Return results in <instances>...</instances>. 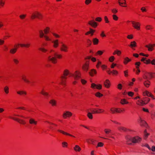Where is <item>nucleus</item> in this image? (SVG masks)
<instances>
[{"mask_svg":"<svg viewBox=\"0 0 155 155\" xmlns=\"http://www.w3.org/2000/svg\"><path fill=\"white\" fill-rule=\"evenodd\" d=\"M49 103L52 106H56V101L54 99H51L49 101Z\"/></svg>","mask_w":155,"mask_h":155,"instance_id":"nucleus-24","label":"nucleus"},{"mask_svg":"<svg viewBox=\"0 0 155 155\" xmlns=\"http://www.w3.org/2000/svg\"><path fill=\"white\" fill-rule=\"evenodd\" d=\"M39 35L40 38H42L44 36L43 31L42 30L39 31Z\"/></svg>","mask_w":155,"mask_h":155,"instance_id":"nucleus-34","label":"nucleus"},{"mask_svg":"<svg viewBox=\"0 0 155 155\" xmlns=\"http://www.w3.org/2000/svg\"><path fill=\"white\" fill-rule=\"evenodd\" d=\"M150 83V81L147 80L144 82L143 84L146 87H149Z\"/></svg>","mask_w":155,"mask_h":155,"instance_id":"nucleus-26","label":"nucleus"},{"mask_svg":"<svg viewBox=\"0 0 155 155\" xmlns=\"http://www.w3.org/2000/svg\"><path fill=\"white\" fill-rule=\"evenodd\" d=\"M131 61V60L128 57H126L124 58V63L125 64H127L129 62Z\"/></svg>","mask_w":155,"mask_h":155,"instance_id":"nucleus-28","label":"nucleus"},{"mask_svg":"<svg viewBox=\"0 0 155 155\" xmlns=\"http://www.w3.org/2000/svg\"><path fill=\"white\" fill-rule=\"evenodd\" d=\"M29 122L30 124L36 125L37 124V122L34 119L31 118L29 120Z\"/></svg>","mask_w":155,"mask_h":155,"instance_id":"nucleus-17","label":"nucleus"},{"mask_svg":"<svg viewBox=\"0 0 155 155\" xmlns=\"http://www.w3.org/2000/svg\"><path fill=\"white\" fill-rule=\"evenodd\" d=\"M41 93L43 95L47 97H48L49 96L48 93L47 92L44 91L43 90H42Z\"/></svg>","mask_w":155,"mask_h":155,"instance_id":"nucleus-32","label":"nucleus"},{"mask_svg":"<svg viewBox=\"0 0 155 155\" xmlns=\"http://www.w3.org/2000/svg\"><path fill=\"white\" fill-rule=\"evenodd\" d=\"M18 45H20L21 47H25L28 48L30 46V44L27 43L26 44H18Z\"/></svg>","mask_w":155,"mask_h":155,"instance_id":"nucleus-25","label":"nucleus"},{"mask_svg":"<svg viewBox=\"0 0 155 155\" xmlns=\"http://www.w3.org/2000/svg\"><path fill=\"white\" fill-rule=\"evenodd\" d=\"M147 96L148 97H150L152 98L153 97V96L148 91Z\"/></svg>","mask_w":155,"mask_h":155,"instance_id":"nucleus-63","label":"nucleus"},{"mask_svg":"<svg viewBox=\"0 0 155 155\" xmlns=\"http://www.w3.org/2000/svg\"><path fill=\"white\" fill-rule=\"evenodd\" d=\"M58 40H56L55 41H53L52 42L54 43L53 46L54 48H57L58 45Z\"/></svg>","mask_w":155,"mask_h":155,"instance_id":"nucleus-23","label":"nucleus"},{"mask_svg":"<svg viewBox=\"0 0 155 155\" xmlns=\"http://www.w3.org/2000/svg\"><path fill=\"white\" fill-rule=\"evenodd\" d=\"M10 117L11 118L13 119L14 120L17 121L19 123L24 124H25V121L23 120L20 119H19L17 118H12V117Z\"/></svg>","mask_w":155,"mask_h":155,"instance_id":"nucleus-13","label":"nucleus"},{"mask_svg":"<svg viewBox=\"0 0 155 155\" xmlns=\"http://www.w3.org/2000/svg\"><path fill=\"white\" fill-rule=\"evenodd\" d=\"M95 95L96 96L98 97H101L103 96V95L99 92H97L96 93Z\"/></svg>","mask_w":155,"mask_h":155,"instance_id":"nucleus-46","label":"nucleus"},{"mask_svg":"<svg viewBox=\"0 0 155 155\" xmlns=\"http://www.w3.org/2000/svg\"><path fill=\"white\" fill-rule=\"evenodd\" d=\"M13 61L15 63V64H17L19 62V61L16 58H13Z\"/></svg>","mask_w":155,"mask_h":155,"instance_id":"nucleus-50","label":"nucleus"},{"mask_svg":"<svg viewBox=\"0 0 155 155\" xmlns=\"http://www.w3.org/2000/svg\"><path fill=\"white\" fill-rule=\"evenodd\" d=\"M96 73L97 72L96 70L93 69L91 70V71L89 72V74L91 76H93L94 75V74H96Z\"/></svg>","mask_w":155,"mask_h":155,"instance_id":"nucleus-27","label":"nucleus"},{"mask_svg":"<svg viewBox=\"0 0 155 155\" xmlns=\"http://www.w3.org/2000/svg\"><path fill=\"white\" fill-rule=\"evenodd\" d=\"M61 57V55L58 54L54 50H51L48 54L47 59L48 61L55 64L57 62V58H60Z\"/></svg>","mask_w":155,"mask_h":155,"instance_id":"nucleus-1","label":"nucleus"},{"mask_svg":"<svg viewBox=\"0 0 155 155\" xmlns=\"http://www.w3.org/2000/svg\"><path fill=\"white\" fill-rule=\"evenodd\" d=\"M26 16V15H20L19 16V17L20 18H21L22 19H23L25 18V17Z\"/></svg>","mask_w":155,"mask_h":155,"instance_id":"nucleus-58","label":"nucleus"},{"mask_svg":"<svg viewBox=\"0 0 155 155\" xmlns=\"http://www.w3.org/2000/svg\"><path fill=\"white\" fill-rule=\"evenodd\" d=\"M58 131L59 132H60L62 134H63L64 135H67V136H69L70 137H75L74 136H73L68 133L65 132L63 130H58Z\"/></svg>","mask_w":155,"mask_h":155,"instance_id":"nucleus-11","label":"nucleus"},{"mask_svg":"<svg viewBox=\"0 0 155 155\" xmlns=\"http://www.w3.org/2000/svg\"><path fill=\"white\" fill-rule=\"evenodd\" d=\"M22 79L25 81L27 83H29L30 82V81L28 80H27L26 78V77L24 76H22Z\"/></svg>","mask_w":155,"mask_h":155,"instance_id":"nucleus-38","label":"nucleus"},{"mask_svg":"<svg viewBox=\"0 0 155 155\" xmlns=\"http://www.w3.org/2000/svg\"><path fill=\"white\" fill-rule=\"evenodd\" d=\"M68 74H70L71 75V74L70 73L68 70H65L64 71L63 74L64 76H61V84L62 85H65L66 79L67 78V77H66V76H67Z\"/></svg>","mask_w":155,"mask_h":155,"instance_id":"nucleus-3","label":"nucleus"},{"mask_svg":"<svg viewBox=\"0 0 155 155\" xmlns=\"http://www.w3.org/2000/svg\"><path fill=\"white\" fill-rule=\"evenodd\" d=\"M87 43L89 45H91V41L89 39H87Z\"/></svg>","mask_w":155,"mask_h":155,"instance_id":"nucleus-61","label":"nucleus"},{"mask_svg":"<svg viewBox=\"0 0 155 155\" xmlns=\"http://www.w3.org/2000/svg\"><path fill=\"white\" fill-rule=\"evenodd\" d=\"M121 103L124 104H127L128 103V102H127L125 99H122L121 101Z\"/></svg>","mask_w":155,"mask_h":155,"instance_id":"nucleus-40","label":"nucleus"},{"mask_svg":"<svg viewBox=\"0 0 155 155\" xmlns=\"http://www.w3.org/2000/svg\"><path fill=\"white\" fill-rule=\"evenodd\" d=\"M50 28L49 27H47L46 29L44 30L45 34H47L49 32Z\"/></svg>","mask_w":155,"mask_h":155,"instance_id":"nucleus-45","label":"nucleus"},{"mask_svg":"<svg viewBox=\"0 0 155 155\" xmlns=\"http://www.w3.org/2000/svg\"><path fill=\"white\" fill-rule=\"evenodd\" d=\"M102 19L100 17H97L95 19V21L98 22H100L101 21Z\"/></svg>","mask_w":155,"mask_h":155,"instance_id":"nucleus-56","label":"nucleus"},{"mask_svg":"<svg viewBox=\"0 0 155 155\" xmlns=\"http://www.w3.org/2000/svg\"><path fill=\"white\" fill-rule=\"evenodd\" d=\"M146 29L149 30L151 29H152V27L151 25H148L146 26Z\"/></svg>","mask_w":155,"mask_h":155,"instance_id":"nucleus-51","label":"nucleus"},{"mask_svg":"<svg viewBox=\"0 0 155 155\" xmlns=\"http://www.w3.org/2000/svg\"><path fill=\"white\" fill-rule=\"evenodd\" d=\"M126 140L127 144L131 145L132 143H139L141 141V139L138 136L132 137L129 136L126 137Z\"/></svg>","mask_w":155,"mask_h":155,"instance_id":"nucleus-2","label":"nucleus"},{"mask_svg":"<svg viewBox=\"0 0 155 155\" xmlns=\"http://www.w3.org/2000/svg\"><path fill=\"white\" fill-rule=\"evenodd\" d=\"M111 11H112V12L114 14H115V13H117V10L116 9H112Z\"/></svg>","mask_w":155,"mask_h":155,"instance_id":"nucleus-60","label":"nucleus"},{"mask_svg":"<svg viewBox=\"0 0 155 155\" xmlns=\"http://www.w3.org/2000/svg\"><path fill=\"white\" fill-rule=\"evenodd\" d=\"M71 75L73 76L74 79L76 80H77L78 78L80 77L79 73L78 71H76L74 74H71Z\"/></svg>","mask_w":155,"mask_h":155,"instance_id":"nucleus-16","label":"nucleus"},{"mask_svg":"<svg viewBox=\"0 0 155 155\" xmlns=\"http://www.w3.org/2000/svg\"><path fill=\"white\" fill-rule=\"evenodd\" d=\"M103 143L101 142H99L97 146V147H102L103 146Z\"/></svg>","mask_w":155,"mask_h":155,"instance_id":"nucleus-53","label":"nucleus"},{"mask_svg":"<svg viewBox=\"0 0 155 155\" xmlns=\"http://www.w3.org/2000/svg\"><path fill=\"white\" fill-rule=\"evenodd\" d=\"M155 46V44H149L148 45H146L145 47L148 48V50L149 51H151L153 49V47Z\"/></svg>","mask_w":155,"mask_h":155,"instance_id":"nucleus-12","label":"nucleus"},{"mask_svg":"<svg viewBox=\"0 0 155 155\" xmlns=\"http://www.w3.org/2000/svg\"><path fill=\"white\" fill-rule=\"evenodd\" d=\"M150 101V99L148 98H145L144 102L146 104L147 103Z\"/></svg>","mask_w":155,"mask_h":155,"instance_id":"nucleus-49","label":"nucleus"},{"mask_svg":"<svg viewBox=\"0 0 155 155\" xmlns=\"http://www.w3.org/2000/svg\"><path fill=\"white\" fill-rule=\"evenodd\" d=\"M36 18L40 19L42 18V15L41 13L38 12H35L32 13L31 16V18L34 19Z\"/></svg>","mask_w":155,"mask_h":155,"instance_id":"nucleus-4","label":"nucleus"},{"mask_svg":"<svg viewBox=\"0 0 155 155\" xmlns=\"http://www.w3.org/2000/svg\"><path fill=\"white\" fill-rule=\"evenodd\" d=\"M129 46L132 48L135 47L136 46V43L135 41H132Z\"/></svg>","mask_w":155,"mask_h":155,"instance_id":"nucleus-31","label":"nucleus"},{"mask_svg":"<svg viewBox=\"0 0 155 155\" xmlns=\"http://www.w3.org/2000/svg\"><path fill=\"white\" fill-rule=\"evenodd\" d=\"M104 131L107 134H108L111 132V131L110 129H105L104 130Z\"/></svg>","mask_w":155,"mask_h":155,"instance_id":"nucleus-42","label":"nucleus"},{"mask_svg":"<svg viewBox=\"0 0 155 155\" xmlns=\"http://www.w3.org/2000/svg\"><path fill=\"white\" fill-rule=\"evenodd\" d=\"M118 129L120 131L123 130L124 131H126L127 130L126 128L122 127H118Z\"/></svg>","mask_w":155,"mask_h":155,"instance_id":"nucleus-37","label":"nucleus"},{"mask_svg":"<svg viewBox=\"0 0 155 155\" xmlns=\"http://www.w3.org/2000/svg\"><path fill=\"white\" fill-rule=\"evenodd\" d=\"M104 85L106 87L109 88L110 86L109 80H106L104 82Z\"/></svg>","mask_w":155,"mask_h":155,"instance_id":"nucleus-21","label":"nucleus"},{"mask_svg":"<svg viewBox=\"0 0 155 155\" xmlns=\"http://www.w3.org/2000/svg\"><path fill=\"white\" fill-rule=\"evenodd\" d=\"M144 139H146L147 138L149 134L147 133V130H146L144 131Z\"/></svg>","mask_w":155,"mask_h":155,"instance_id":"nucleus-36","label":"nucleus"},{"mask_svg":"<svg viewBox=\"0 0 155 155\" xmlns=\"http://www.w3.org/2000/svg\"><path fill=\"white\" fill-rule=\"evenodd\" d=\"M89 64L86 63L83 66V69L84 70L87 71L88 69Z\"/></svg>","mask_w":155,"mask_h":155,"instance_id":"nucleus-20","label":"nucleus"},{"mask_svg":"<svg viewBox=\"0 0 155 155\" xmlns=\"http://www.w3.org/2000/svg\"><path fill=\"white\" fill-rule=\"evenodd\" d=\"M112 16H113V19L115 21H117L118 20V17L116 15H112Z\"/></svg>","mask_w":155,"mask_h":155,"instance_id":"nucleus-48","label":"nucleus"},{"mask_svg":"<svg viewBox=\"0 0 155 155\" xmlns=\"http://www.w3.org/2000/svg\"><path fill=\"white\" fill-rule=\"evenodd\" d=\"M116 108H112L110 109V111H111L112 113L114 114L115 113V112H116Z\"/></svg>","mask_w":155,"mask_h":155,"instance_id":"nucleus-47","label":"nucleus"},{"mask_svg":"<svg viewBox=\"0 0 155 155\" xmlns=\"http://www.w3.org/2000/svg\"><path fill=\"white\" fill-rule=\"evenodd\" d=\"M39 50L43 52H45L47 51V50L43 48H39Z\"/></svg>","mask_w":155,"mask_h":155,"instance_id":"nucleus-62","label":"nucleus"},{"mask_svg":"<svg viewBox=\"0 0 155 155\" xmlns=\"http://www.w3.org/2000/svg\"><path fill=\"white\" fill-rule=\"evenodd\" d=\"M137 104L138 105L141 106H143L145 104H146L145 103L144 101L142 100H139L138 101L137 103Z\"/></svg>","mask_w":155,"mask_h":155,"instance_id":"nucleus-22","label":"nucleus"},{"mask_svg":"<svg viewBox=\"0 0 155 155\" xmlns=\"http://www.w3.org/2000/svg\"><path fill=\"white\" fill-rule=\"evenodd\" d=\"M91 108L87 110V116L90 119H92L93 118V115L92 114L93 113H92V111H91Z\"/></svg>","mask_w":155,"mask_h":155,"instance_id":"nucleus-10","label":"nucleus"},{"mask_svg":"<svg viewBox=\"0 0 155 155\" xmlns=\"http://www.w3.org/2000/svg\"><path fill=\"white\" fill-rule=\"evenodd\" d=\"M91 111H92L93 113L99 114L103 113L104 112V110L101 109H98L97 110L96 109H91Z\"/></svg>","mask_w":155,"mask_h":155,"instance_id":"nucleus-7","label":"nucleus"},{"mask_svg":"<svg viewBox=\"0 0 155 155\" xmlns=\"http://www.w3.org/2000/svg\"><path fill=\"white\" fill-rule=\"evenodd\" d=\"M93 42L94 45H97L99 42V40L96 38H94L93 39Z\"/></svg>","mask_w":155,"mask_h":155,"instance_id":"nucleus-29","label":"nucleus"},{"mask_svg":"<svg viewBox=\"0 0 155 155\" xmlns=\"http://www.w3.org/2000/svg\"><path fill=\"white\" fill-rule=\"evenodd\" d=\"M148 74L149 75L151 78H153V77L154 76L153 74H155V73H148Z\"/></svg>","mask_w":155,"mask_h":155,"instance_id":"nucleus-59","label":"nucleus"},{"mask_svg":"<svg viewBox=\"0 0 155 155\" xmlns=\"http://www.w3.org/2000/svg\"><path fill=\"white\" fill-rule=\"evenodd\" d=\"M91 59V60L92 61L94 62L96 61V59L94 58H91V57H87L86 58H85V59Z\"/></svg>","mask_w":155,"mask_h":155,"instance_id":"nucleus-41","label":"nucleus"},{"mask_svg":"<svg viewBox=\"0 0 155 155\" xmlns=\"http://www.w3.org/2000/svg\"><path fill=\"white\" fill-rule=\"evenodd\" d=\"M4 91L5 93L6 94H8L9 93V88L7 86H6L4 88Z\"/></svg>","mask_w":155,"mask_h":155,"instance_id":"nucleus-33","label":"nucleus"},{"mask_svg":"<svg viewBox=\"0 0 155 155\" xmlns=\"http://www.w3.org/2000/svg\"><path fill=\"white\" fill-rule=\"evenodd\" d=\"M72 115V113L68 111H66L63 114V117L64 118H66L67 117H69L71 116Z\"/></svg>","mask_w":155,"mask_h":155,"instance_id":"nucleus-9","label":"nucleus"},{"mask_svg":"<svg viewBox=\"0 0 155 155\" xmlns=\"http://www.w3.org/2000/svg\"><path fill=\"white\" fill-rule=\"evenodd\" d=\"M90 31H88L85 33V35H87L88 34L91 33V32H94L95 31L94 30H93V29H92L91 28H90Z\"/></svg>","mask_w":155,"mask_h":155,"instance_id":"nucleus-39","label":"nucleus"},{"mask_svg":"<svg viewBox=\"0 0 155 155\" xmlns=\"http://www.w3.org/2000/svg\"><path fill=\"white\" fill-rule=\"evenodd\" d=\"M91 87L93 88H95V87L98 89H100L101 88V85L99 84L97 85L94 83H92L91 84Z\"/></svg>","mask_w":155,"mask_h":155,"instance_id":"nucleus-14","label":"nucleus"},{"mask_svg":"<svg viewBox=\"0 0 155 155\" xmlns=\"http://www.w3.org/2000/svg\"><path fill=\"white\" fill-rule=\"evenodd\" d=\"M132 23L134 28L137 29V30H139L140 29V24L138 22H135L134 21H132Z\"/></svg>","mask_w":155,"mask_h":155,"instance_id":"nucleus-6","label":"nucleus"},{"mask_svg":"<svg viewBox=\"0 0 155 155\" xmlns=\"http://www.w3.org/2000/svg\"><path fill=\"white\" fill-rule=\"evenodd\" d=\"M145 61L144 62V63L146 64H150L151 63V60L150 59H148V60H146V59Z\"/></svg>","mask_w":155,"mask_h":155,"instance_id":"nucleus-55","label":"nucleus"},{"mask_svg":"<svg viewBox=\"0 0 155 155\" xmlns=\"http://www.w3.org/2000/svg\"><path fill=\"white\" fill-rule=\"evenodd\" d=\"M74 149L75 151H80L81 150V148L78 145H76L74 147Z\"/></svg>","mask_w":155,"mask_h":155,"instance_id":"nucleus-30","label":"nucleus"},{"mask_svg":"<svg viewBox=\"0 0 155 155\" xmlns=\"http://www.w3.org/2000/svg\"><path fill=\"white\" fill-rule=\"evenodd\" d=\"M45 38V40L47 41H50L51 39H50L46 35H44L43 37Z\"/></svg>","mask_w":155,"mask_h":155,"instance_id":"nucleus-64","label":"nucleus"},{"mask_svg":"<svg viewBox=\"0 0 155 155\" xmlns=\"http://www.w3.org/2000/svg\"><path fill=\"white\" fill-rule=\"evenodd\" d=\"M134 93L131 91L128 92V95L130 97H132L134 95Z\"/></svg>","mask_w":155,"mask_h":155,"instance_id":"nucleus-52","label":"nucleus"},{"mask_svg":"<svg viewBox=\"0 0 155 155\" xmlns=\"http://www.w3.org/2000/svg\"><path fill=\"white\" fill-rule=\"evenodd\" d=\"M17 93L19 95L25 94H26V92L25 91H17Z\"/></svg>","mask_w":155,"mask_h":155,"instance_id":"nucleus-35","label":"nucleus"},{"mask_svg":"<svg viewBox=\"0 0 155 155\" xmlns=\"http://www.w3.org/2000/svg\"><path fill=\"white\" fill-rule=\"evenodd\" d=\"M118 2L120 6L124 7H126V6L122 5L124 4L125 5L126 4L125 0H119Z\"/></svg>","mask_w":155,"mask_h":155,"instance_id":"nucleus-18","label":"nucleus"},{"mask_svg":"<svg viewBox=\"0 0 155 155\" xmlns=\"http://www.w3.org/2000/svg\"><path fill=\"white\" fill-rule=\"evenodd\" d=\"M16 47L14 48H12L10 51V53L11 54H14L17 51L18 48L17 46L15 45V47Z\"/></svg>","mask_w":155,"mask_h":155,"instance_id":"nucleus-19","label":"nucleus"},{"mask_svg":"<svg viewBox=\"0 0 155 155\" xmlns=\"http://www.w3.org/2000/svg\"><path fill=\"white\" fill-rule=\"evenodd\" d=\"M140 64V62H137L135 63V65L136 66V68L137 69H139V66Z\"/></svg>","mask_w":155,"mask_h":155,"instance_id":"nucleus-43","label":"nucleus"},{"mask_svg":"<svg viewBox=\"0 0 155 155\" xmlns=\"http://www.w3.org/2000/svg\"><path fill=\"white\" fill-rule=\"evenodd\" d=\"M114 56H111L110 57L109 60L110 62H112L114 60Z\"/></svg>","mask_w":155,"mask_h":155,"instance_id":"nucleus-57","label":"nucleus"},{"mask_svg":"<svg viewBox=\"0 0 155 155\" xmlns=\"http://www.w3.org/2000/svg\"><path fill=\"white\" fill-rule=\"evenodd\" d=\"M139 122L141 126H143L145 127H146V126H147V124L146 123V122L142 120L141 118L140 119Z\"/></svg>","mask_w":155,"mask_h":155,"instance_id":"nucleus-15","label":"nucleus"},{"mask_svg":"<svg viewBox=\"0 0 155 155\" xmlns=\"http://www.w3.org/2000/svg\"><path fill=\"white\" fill-rule=\"evenodd\" d=\"M88 24L94 28H96L97 25V23L95 22L94 20H91L89 21Z\"/></svg>","mask_w":155,"mask_h":155,"instance_id":"nucleus-8","label":"nucleus"},{"mask_svg":"<svg viewBox=\"0 0 155 155\" xmlns=\"http://www.w3.org/2000/svg\"><path fill=\"white\" fill-rule=\"evenodd\" d=\"M62 147H67L68 146V143L65 142H63L62 143Z\"/></svg>","mask_w":155,"mask_h":155,"instance_id":"nucleus-44","label":"nucleus"},{"mask_svg":"<svg viewBox=\"0 0 155 155\" xmlns=\"http://www.w3.org/2000/svg\"><path fill=\"white\" fill-rule=\"evenodd\" d=\"M91 2V0H86L85 1V3L87 5L90 3Z\"/></svg>","mask_w":155,"mask_h":155,"instance_id":"nucleus-54","label":"nucleus"},{"mask_svg":"<svg viewBox=\"0 0 155 155\" xmlns=\"http://www.w3.org/2000/svg\"><path fill=\"white\" fill-rule=\"evenodd\" d=\"M68 47L65 44L62 43L60 48V50L61 51L67 52L68 51Z\"/></svg>","mask_w":155,"mask_h":155,"instance_id":"nucleus-5","label":"nucleus"}]
</instances>
